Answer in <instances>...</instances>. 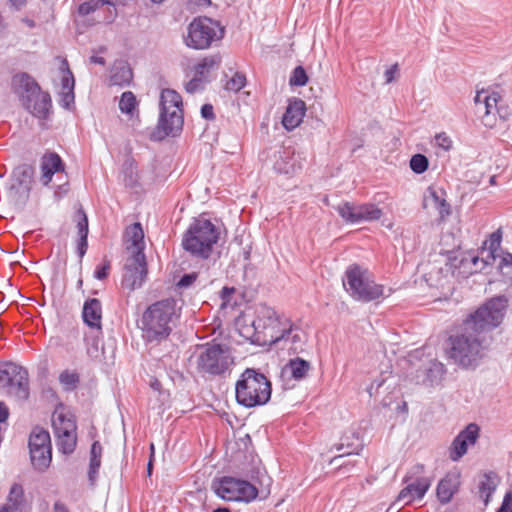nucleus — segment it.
<instances>
[{
    "label": "nucleus",
    "instance_id": "nucleus-1",
    "mask_svg": "<svg viewBox=\"0 0 512 512\" xmlns=\"http://www.w3.org/2000/svg\"><path fill=\"white\" fill-rule=\"evenodd\" d=\"M507 307V297L499 295L470 313L448 337L447 358L464 369L475 368L482 358L486 334L501 325Z\"/></svg>",
    "mask_w": 512,
    "mask_h": 512
},
{
    "label": "nucleus",
    "instance_id": "nucleus-2",
    "mask_svg": "<svg viewBox=\"0 0 512 512\" xmlns=\"http://www.w3.org/2000/svg\"><path fill=\"white\" fill-rule=\"evenodd\" d=\"M179 318L177 301L173 297L164 298L150 304L142 313L138 327L146 344L158 345L166 341Z\"/></svg>",
    "mask_w": 512,
    "mask_h": 512
},
{
    "label": "nucleus",
    "instance_id": "nucleus-3",
    "mask_svg": "<svg viewBox=\"0 0 512 512\" xmlns=\"http://www.w3.org/2000/svg\"><path fill=\"white\" fill-rule=\"evenodd\" d=\"M12 90L21 106L39 121L50 120L53 114L52 98L28 73L20 72L12 77Z\"/></svg>",
    "mask_w": 512,
    "mask_h": 512
},
{
    "label": "nucleus",
    "instance_id": "nucleus-4",
    "mask_svg": "<svg viewBox=\"0 0 512 512\" xmlns=\"http://www.w3.org/2000/svg\"><path fill=\"white\" fill-rule=\"evenodd\" d=\"M183 102L181 95L173 89H163L160 94L159 119L150 134L152 141H162L180 135L183 130Z\"/></svg>",
    "mask_w": 512,
    "mask_h": 512
},
{
    "label": "nucleus",
    "instance_id": "nucleus-5",
    "mask_svg": "<svg viewBox=\"0 0 512 512\" xmlns=\"http://www.w3.org/2000/svg\"><path fill=\"white\" fill-rule=\"evenodd\" d=\"M220 238V229L203 215L194 218L182 236L181 246L190 256L207 260Z\"/></svg>",
    "mask_w": 512,
    "mask_h": 512
},
{
    "label": "nucleus",
    "instance_id": "nucleus-6",
    "mask_svg": "<svg viewBox=\"0 0 512 512\" xmlns=\"http://www.w3.org/2000/svg\"><path fill=\"white\" fill-rule=\"evenodd\" d=\"M270 380L255 368H246L235 383L236 402L245 408L267 404L271 399Z\"/></svg>",
    "mask_w": 512,
    "mask_h": 512
},
{
    "label": "nucleus",
    "instance_id": "nucleus-7",
    "mask_svg": "<svg viewBox=\"0 0 512 512\" xmlns=\"http://www.w3.org/2000/svg\"><path fill=\"white\" fill-rule=\"evenodd\" d=\"M224 37L225 27L218 20L197 16L188 24L183 43L192 50H208L218 47Z\"/></svg>",
    "mask_w": 512,
    "mask_h": 512
},
{
    "label": "nucleus",
    "instance_id": "nucleus-8",
    "mask_svg": "<svg viewBox=\"0 0 512 512\" xmlns=\"http://www.w3.org/2000/svg\"><path fill=\"white\" fill-rule=\"evenodd\" d=\"M343 285L354 300L364 303L378 300L385 292L384 286L374 281L368 268L357 263L346 268Z\"/></svg>",
    "mask_w": 512,
    "mask_h": 512
},
{
    "label": "nucleus",
    "instance_id": "nucleus-9",
    "mask_svg": "<svg viewBox=\"0 0 512 512\" xmlns=\"http://www.w3.org/2000/svg\"><path fill=\"white\" fill-rule=\"evenodd\" d=\"M196 360L197 371L209 376H222L233 364V357L226 344L208 342L203 344Z\"/></svg>",
    "mask_w": 512,
    "mask_h": 512
},
{
    "label": "nucleus",
    "instance_id": "nucleus-10",
    "mask_svg": "<svg viewBox=\"0 0 512 512\" xmlns=\"http://www.w3.org/2000/svg\"><path fill=\"white\" fill-rule=\"evenodd\" d=\"M0 389L18 400H28L30 389L27 369L13 362H0Z\"/></svg>",
    "mask_w": 512,
    "mask_h": 512
},
{
    "label": "nucleus",
    "instance_id": "nucleus-11",
    "mask_svg": "<svg viewBox=\"0 0 512 512\" xmlns=\"http://www.w3.org/2000/svg\"><path fill=\"white\" fill-rule=\"evenodd\" d=\"M281 327L270 335L269 342L277 349L286 350L289 355H299L306 350L308 334L291 319H285Z\"/></svg>",
    "mask_w": 512,
    "mask_h": 512
},
{
    "label": "nucleus",
    "instance_id": "nucleus-12",
    "mask_svg": "<svg viewBox=\"0 0 512 512\" xmlns=\"http://www.w3.org/2000/svg\"><path fill=\"white\" fill-rule=\"evenodd\" d=\"M29 456L35 471L43 473L52 462V445L49 432L40 426H35L28 439Z\"/></svg>",
    "mask_w": 512,
    "mask_h": 512
},
{
    "label": "nucleus",
    "instance_id": "nucleus-13",
    "mask_svg": "<svg viewBox=\"0 0 512 512\" xmlns=\"http://www.w3.org/2000/svg\"><path fill=\"white\" fill-rule=\"evenodd\" d=\"M335 210L344 222L348 224L376 221L383 215L382 210L373 203L355 204L345 201L339 204Z\"/></svg>",
    "mask_w": 512,
    "mask_h": 512
},
{
    "label": "nucleus",
    "instance_id": "nucleus-14",
    "mask_svg": "<svg viewBox=\"0 0 512 512\" xmlns=\"http://www.w3.org/2000/svg\"><path fill=\"white\" fill-rule=\"evenodd\" d=\"M35 182V167L22 163L14 167L10 176L9 192L24 204L29 200Z\"/></svg>",
    "mask_w": 512,
    "mask_h": 512
},
{
    "label": "nucleus",
    "instance_id": "nucleus-15",
    "mask_svg": "<svg viewBox=\"0 0 512 512\" xmlns=\"http://www.w3.org/2000/svg\"><path fill=\"white\" fill-rule=\"evenodd\" d=\"M501 241L502 232L500 229L491 233L489 238L484 241L481 248L482 262L484 266H496L498 270H502L503 267L512 265V254L506 252L501 255Z\"/></svg>",
    "mask_w": 512,
    "mask_h": 512
},
{
    "label": "nucleus",
    "instance_id": "nucleus-16",
    "mask_svg": "<svg viewBox=\"0 0 512 512\" xmlns=\"http://www.w3.org/2000/svg\"><path fill=\"white\" fill-rule=\"evenodd\" d=\"M125 274L122 278L123 287L134 291L143 286L146 281L148 269L144 252H134L131 263L125 265Z\"/></svg>",
    "mask_w": 512,
    "mask_h": 512
},
{
    "label": "nucleus",
    "instance_id": "nucleus-17",
    "mask_svg": "<svg viewBox=\"0 0 512 512\" xmlns=\"http://www.w3.org/2000/svg\"><path fill=\"white\" fill-rule=\"evenodd\" d=\"M480 435V427L476 423L468 424L453 439L449 448V458L456 462L459 461L468 450L470 445H474Z\"/></svg>",
    "mask_w": 512,
    "mask_h": 512
},
{
    "label": "nucleus",
    "instance_id": "nucleus-18",
    "mask_svg": "<svg viewBox=\"0 0 512 512\" xmlns=\"http://www.w3.org/2000/svg\"><path fill=\"white\" fill-rule=\"evenodd\" d=\"M363 448L364 443L360 434L356 431H347L341 436L340 442L332 447V449L342 453L334 456L329 463L334 464L345 456L360 455Z\"/></svg>",
    "mask_w": 512,
    "mask_h": 512
},
{
    "label": "nucleus",
    "instance_id": "nucleus-19",
    "mask_svg": "<svg viewBox=\"0 0 512 512\" xmlns=\"http://www.w3.org/2000/svg\"><path fill=\"white\" fill-rule=\"evenodd\" d=\"M306 113L305 102L297 97L288 99V105L282 116V125L287 131L297 128L303 121Z\"/></svg>",
    "mask_w": 512,
    "mask_h": 512
},
{
    "label": "nucleus",
    "instance_id": "nucleus-20",
    "mask_svg": "<svg viewBox=\"0 0 512 512\" xmlns=\"http://www.w3.org/2000/svg\"><path fill=\"white\" fill-rule=\"evenodd\" d=\"M277 323L281 324L282 322L273 308L266 305L259 306L256 309L255 317L251 320V326L254 329V335H257V340H260V334L265 335V331Z\"/></svg>",
    "mask_w": 512,
    "mask_h": 512
},
{
    "label": "nucleus",
    "instance_id": "nucleus-21",
    "mask_svg": "<svg viewBox=\"0 0 512 512\" xmlns=\"http://www.w3.org/2000/svg\"><path fill=\"white\" fill-rule=\"evenodd\" d=\"M433 479H419V481H409L406 486L401 489L397 496L398 502H404L405 505L411 504L415 500L424 498L432 485Z\"/></svg>",
    "mask_w": 512,
    "mask_h": 512
},
{
    "label": "nucleus",
    "instance_id": "nucleus-22",
    "mask_svg": "<svg viewBox=\"0 0 512 512\" xmlns=\"http://www.w3.org/2000/svg\"><path fill=\"white\" fill-rule=\"evenodd\" d=\"M496 100H501L499 93H490L487 90L477 91L474 98L476 113L483 118V123L486 126H492L489 117L493 113V107H496Z\"/></svg>",
    "mask_w": 512,
    "mask_h": 512
},
{
    "label": "nucleus",
    "instance_id": "nucleus-23",
    "mask_svg": "<svg viewBox=\"0 0 512 512\" xmlns=\"http://www.w3.org/2000/svg\"><path fill=\"white\" fill-rule=\"evenodd\" d=\"M81 317L90 330H102V303L97 298L84 301Z\"/></svg>",
    "mask_w": 512,
    "mask_h": 512
},
{
    "label": "nucleus",
    "instance_id": "nucleus-24",
    "mask_svg": "<svg viewBox=\"0 0 512 512\" xmlns=\"http://www.w3.org/2000/svg\"><path fill=\"white\" fill-rule=\"evenodd\" d=\"M41 182L44 186L49 185L56 173L65 171V163L56 152H47L43 154L40 162Z\"/></svg>",
    "mask_w": 512,
    "mask_h": 512
},
{
    "label": "nucleus",
    "instance_id": "nucleus-25",
    "mask_svg": "<svg viewBox=\"0 0 512 512\" xmlns=\"http://www.w3.org/2000/svg\"><path fill=\"white\" fill-rule=\"evenodd\" d=\"M239 478L232 476H223L214 479L212 482V490L224 501H234L236 498V489H238Z\"/></svg>",
    "mask_w": 512,
    "mask_h": 512
},
{
    "label": "nucleus",
    "instance_id": "nucleus-26",
    "mask_svg": "<svg viewBox=\"0 0 512 512\" xmlns=\"http://www.w3.org/2000/svg\"><path fill=\"white\" fill-rule=\"evenodd\" d=\"M310 369L311 363L308 360L295 357L289 359L283 366L281 376L291 380L301 381L307 376Z\"/></svg>",
    "mask_w": 512,
    "mask_h": 512
},
{
    "label": "nucleus",
    "instance_id": "nucleus-27",
    "mask_svg": "<svg viewBox=\"0 0 512 512\" xmlns=\"http://www.w3.org/2000/svg\"><path fill=\"white\" fill-rule=\"evenodd\" d=\"M273 168L278 174L290 176L293 175L300 166L294 151L290 148H283L278 152Z\"/></svg>",
    "mask_w": 512,
    "mask_h": 512
},
{
    "label": "nucleus",
    "instance_id": "nucleus-28",
    "mask_svg": "<svg viewBox=\"0 0 512 512\" xmlns=\"http://www.w3.org/2000/svg\"><path fill=\"white\" fill-rule=\"evenodd\" d=\"M132 80L133 72L128 62L116 61L110 70V86L126 87L131 84Z\"/></svg>",
    "mask_w": 512,
    "mask_h": 512
},
{
    "label": "nucleus",
    "instance_id": "nucleus-29",
    "mask_svg": "<svg viewBox=\"0 0 512 512\" xmlns=\"http://www.w3.org/2000/svg\"><path fill=\"white\" fill-rule=\"evenodd\" d=\"M459 487L458 477L454 474L447 473L441 478L436 487V496L438 501L442 504H448L457 493Z\"/></svg>",
    "mask_w": 512,
    "mask_h": 512
},
{
    "label": "nucleus",
    "instance_id": "nucleus-30",
    "mask_svg": "<svg viewBox=\"0 0 512 512\" xmlns=\"http://www.w3.org/2000/svg\"><path fill=\"white\" fill-rule=\"evenodd\" d=\"M121 176L126 188L136 189L140 187L138 163L132 156L125 158L121 167Z\"/></svg>",
    "mask_w": 512,
    "mask_h": 512
},
{
    "label": "nucleus",
    "instance_id": "nucleus-31",
    "mask_svg": "<svg viewBox=\"0 0 512 512\" xmlns=\"http://www.w3.org/2000/svg\"><path fill=\"white\" fill-rule=\"evenodd\" d=\"M52 427L54 435L57 433L75 432L77 431L76 418L72 413H65L57 408L53 413Z\"/></svg>",
    "mask_w": 512,
    "mask_h": 512
},
{
    "label": "nucleus",
    "instance_id": "nucleus-32",
    "mask_svg": "<svg viewBox=\"0 0 512 512\" xmlns=\"http://www.w3.org/2000/svg\"><path fill=\"white\" fill-rule=\"evenodd\" d=\"M222 62L220 53L206 56L195 65V74L203 79L204 82H209V76L212 70L218 68Z\"/></svg>",
    "mask_w": 512,
    "mask_h": 512
},
{
    "label": "nucleus",
    "instance_id": "nucleus-33",
    "mask_svg": "<svg viewBox=\"0 0 512 512\" xmlns=\"http://www.w3.org/2000/svg\"><path fill=\"white\" fill-rule=\"evenodd\" d=\"M444 194L445 192L442 191V195H440L434 187L429 186L425 196L426 200L431 199L433 201L434 207L438 211L441 220H444L451 214V206L443 197Z\"/></svg>",
    "mask_w": 512,
    "mask_h": 512
},
{
    "label": "nucleus",
    "instance_id": "nucleus-34",
    "mask_svg": "<svg viewBox=\"0 0 512 512\" xmlns=\"http://www.w3.org/2000/svg\"><path fill=\"white\" fill-rule=\"evenodd\" d=\"M446 373L445 366L439 361H431L429 366L425 369V378L423 383L428 386H435L440 384L443 376Z\"/></svg>",
    "mask_w": 512,
    "mask_h": 512
},
{
    "label": "nucleus",
    "instance_id": "nucleus-35",
    "mask_svg": "<svg viewBox=\"0 0 512 512\" xmlns=\"http://www.w3.org/2000/svg\"><path fill=\"white\" fill-rule=\"evenodd\" d=\"M497 487V475L494 472L484 474V478L479 483V494L482 498L484 505H488L492 494Z\"/></svg>",
    "mask_w": 512,
    "mask_h": 512
},
{
    "label": "nucleus",
    "instance_id": "nucleus-36",
    "mask_svg": "<svg viewBox=\"0 0 512 512\" xmlns=\"http://www.w3.org/2000/svg\"><path fill=\"white\" fill-rule=\"evenodd\" d=\"M56 446L59 452L64 455L72 454L77 446V434L75 432L55 434Z\"/></svg>",
    "mask_w": 512,
    "mask_h": 512
},
{
    "label": "nucleus",
    "instance_id": "nucleus-37",
    "mask_svg": "<svg viewBox=\"0 0 512 512\" xmlns=\"http://www.w3.org/2000/svg\"><path fill=\"white\" fill-rule=\"evenodd\" d=\"M235 502L250 503L255 500L259 494L256 486L246 480L239 479L238 489H236Z\"/></svg>",
    "mask_w": 512,
    "mask_h": 512
},
{
    "label": "nucleus",
    "instance_id": "nucleus-38",
    "mask_svg": "<svg viewBox=\"0 0 512 512\" xmlns=\"http://www.w3.org/2000/svg\"><path fill=\"white\" fill-rule=\"evenodd\" d=\"M126 236L135 248L134 252H144V232L141 223L135 222L126 229Z\"/></svg>",
    "mask_w": 512,
    "mask_h": 512
},
{
    "label": "nucleus",
    "instance_id": "nucleus-39",
    "mask_svg": "<svg viewBox=\"0 0 512 512\" xmlns=\"http://www.w3.org/2000/svg\"><path fill=\"white\" fill-rule=\"evenodd\" d=\"M103 330H91L84 334V343L87 354L90 357H97L100 351Z\"/></svg>",
    "mask_w": 512,
    "mask_h": 512
},
{
    "label": "nucleus",
    "instance_id": "nucleus-40",
    "mask_svg": "<svg viewBox=\"0 0 512 512\" xmlns=\"http://www.w3.org/2000/svg\"><path fill=\"white\" fill-rule=\"evenodd\" d=\"M15 511L21 510L24 504V489L21 484L14 483L7 496V503Z\"/></svg>",
    "mask_w": 512,
    "mask_h": 512
},
{
    "label": "nucleus",
    "instance_id": "nucleus-41",
    "mask_svg": "<svg viewBox=\"0 0 512 512\" xmlns=\"http://www.w3.org/2000/svg\"><path fill=\"white\" fill-rule=\"evenodd\" d=\"M104 5L115 7L111 0H87L78 6L77 11L80 16L84 17L99 10Z\"/></svg>",
    "mask_w": 512,
    "mask_h": 512
},
{
    "label": "nucleus",
    "instance_id": "nucleus-42",
    "mask_svg": "<svg viewBox=\"0 0 512 512\" xmlns=\"http://www.w3.org/2000/svg\"><path fill=\"white\" fill-rule=\"evenodd\" d=\"M59 382L65 391H73L80 383V377L75 371L64 370L59 375Z\"/></svg>",
    "mask_w": 512,
    "mask_h": 512
},
{
    "label": "nucleus",
    "instance_id": "nucleus-43",
    "mask_svg": "<svg viewBox=\"0 0 512 512\" xmlns=\"http://www.w3.org/2000/svg\"><path fill=\"white\" fill-rule=\"evenodd\" d=\"M501 100H496V107H493V113L491 115L498 116V119H496L495 125L499 128L509 127V125H505L510 117L512 116V111L508 106H502L499 104Z\"/></svg>",
    "mask_w": 512,
    "mask_h": 512
},
{
    "label": "nucleus",
    "instance_id": "nucleus-44",
    "mask_svg": "<svg viewBox=\"0 0 512 512\" xmlns=\"http://www.w3.org/2000/svg\"><path fill=\"white\" fill-rule=\"evenodd\" d=\"M419 479H433L432 477L425 475V465L421 463H416L411 466L406 472L405 476L402 479L403 483H408L409 481H419Z\"/></svg>",
    "mask_w": 512,
    "mask_h": 512
},
{
    "label": "nucleus",
    "instance_id": "nucleus-45",
    "mask_svg": "<svg viewBox=\"0 0 512 512\" xmlns=\"http://www.w3.org/2000/svg\"><path fill=\"white\" fill-rule=\"evenodd\" d=\"M136 105V97L131 91H125L122 93L119 101V109L122 113L132 114Z\"/></svg>",
    "mask_w": 512,
    "mask_h": 512
},
{
    "label": "nucleus",
    "instance_id": "nucleus-46",
    "mask_svg": "<svg viewBox=\"0 0 512 512\" xmlns=\"http://www.w3.org/2000/svg\"><path fill=\"white\" fill-rule=\"evenodd\" d=\"M308 75L303 66H296L289 78V85L295 87H303L308 83Z\"/></svg>",
    "mask_w": 512,
    "mask_h": 512
},
{
    "label": "nucleus",
    "instance_id": "nucleus-47",
    "mask_svg": "<svg viewBox=\"0 0 512 512\" xmlns=\"http://www.w3.org/2000/svg\"><path fill=\"white\" fill-rule=\"evenodd\" d=\"M247 84L246 75L243 72L237 71L226 83L225 89L227 91L239 92Z\"/></svg>",
    "mask_w": 512,
    "mask_h": 512
},
{
    "label": "nucleus",
    "instance_id": "nucleus-48",
    "mask_svg": "<svg viewBox=\"0 0 512 512\" xmlns=\"http://www.w3.org/2000/svg\"><path fill=\"white\" fill-rule=\"evenodd\" d=\"M410 169L415 174H423L429 167V160L424 154L417 153L410 159Z\"/></svg>",
    "mask_w": 512,
    "mask_h": 512
},
{
    "label": "nucleus",
    "instance_id": "nucleus-49",
    "mask_svg": "<svg viewBox=\"0 0 512 512\" xmlns=\"http://www.w3.org/2000/svg\"><path fill=\"white\" fill-rule=\"evenodd\" d=\"M75 221H76V228H77L78 236L88 235L89 234L88 216L82 206H80L75 212Z\"/></svg>",
    "mask_w": 512,
    "mask_h": 512
},
{
    "label": "nucleus",
    "instance_id": "nucleus-50",
    "mask_svg": "<svg viewBox=\"0 0 512 512\" xmlns=\"http://www.w3.org/2000/svg\"><path fill=\"white\" fill-rule=\"evenodd\" d=\"M100 466H101V456L90 455L88 480H89L90 485H92V486L96 482Z\"/></svg>",
    "mask_w": 512,
    "mask_h": 512
},
{
    "label": "nucleus",
    "instance_id": "nucleus-51",
    "mask_svg": "<svg viewBox=\"0 0 512 512\" xmlns=\"http://www.w3.org/2000/svg\"><path fill=\"white\" fill-rule=\"evenodd\" d=\"M110 269V261L108 259H103V261L96 266L93 277L97 280H105L109 276Z\"/></svg>",
    "mask_w": 512,
    "mask_h": 512
},
{
    "label": "nucleus",
    "instance_id": "nucleus-52",
    "mask_svg": "<svg viewBox=\"0 0 512 512\" xmlns=\"http://www.w3.org/2000/svg\"><path fill=\"white\" fill-rule=\"evenodd\" d=\"M62 91H74L75 79L69 68L64 72L61 79Z\"/></svg>",
    "mask_w": 512,
    "mask_h": 512
},
{
    "label": "nucleus",
    "instance_id": "nucleus-53",
    "mask_svg": "<svg viewBox=\"0 0 512 512\" xmlns=\"http://www.w3.org/2000/svg\"><path fill=\"white\" fill-rule=\"evenodd\" d=\"M88 250V235H81L78 236L77 239V247H76V253L79 257V262H82L83 257L87 253Z\"/></svg>",
    "mask_w": 512,
    "mask_h": 512
},
{
    "label": "nucleus",
    "instance_id": "nucleus-54",
    "mask_svg": "<svg viewBox=\"0 0 512 512\" xmlns=\"http://www.w3.org/2000/svg\"><path fill=\"white\" fill-rule=\"evenodd\" d=\"M197 279V273H185L178 280L176 286L181 289L190 287Z\"/></svg>",
    "mask_w": 512,
    "mask_h": 512
},
{
    "label": "nucleus",
    "instance_id": "nucleus-55",
    "mask_svg": "<svg viewBox=\"0 0 512 512\" xmlns=\"http://www.w3.org/2000/svg\"><path fill=\"white\" fill-rule=\"evenodd\" d=\"M75 103V95L74 91H62L61 92V98H60V105L70 110L72 106H74Z\"/></svg>",
    "mask_w": 512,
    "mask_h": 512
},
{
    "label": "nucleus",
    "instance_id": "nucleus-56",
    "mask_svg": "<svg viewBox=\"0 0 512 512\" xmlns=\"http://www.w3.org/2000/svg\"><path fill=\"white\" fill-rule=\"evenodd\" d=\"M435 140L436 144L445 151H449L452 148V140L445 132L436 134Z\"/></svg>",
    "mask_w": 512,
    "mask_h": 512
},
{
    "label": "nucleus",
    "instance_id": "nucleus-57",
    "mask_svg": "<svg viewBox=\"0 0 512 512\" xmlns=\"http://www.w3.org/2000/svg\"><path fill=\"white\" fill-rule=\"evenodd\" d=\"M234 287L224 286L220 291V299L222 301L221 308H226L230 305L232 295L235 293Z\"/></svg>",
    "mask_w": 512,
    "mask_h": 512
},
{
    "label": "nucleus",
    "instance_id": "nucleus-58",
    "mask_svg": "<svg viewBox=\"0 0 512 512\" xmlns=\"http://www.w3.org/2000/svg\"><path fill=\"white\" fill-rule=\"evenodd\" d=\"M496 512H512V488L506 491L502 505Z\"/></svg>",
    "mask_w": 512,
    "mask_h": 512
},
{
    "label": "nucleus",
    "instance_id": "nucleus-59",
    "mask_svg": "<svg viewBox=\"0 0 512 512\" xmlns=\"http://www.w3.org/2000/svg\"><path fill=\"white\" fill-rule=\"evenodd\" d=\"M201 117L205 120H214L215 114H214V108L213 105L210 103H206L202 105L201 110Z\"/></svg>",
    "mask_w": 512,
    "mask_h": 512
},
{
    "label": "nucleus",
    "instance_id": "nucleus-60",
    "mask_svg": "<svg viewBox=\"0 0 512 512\" xmlns=\"http://www.w3.org/2000/svg\"><path fill=\"white\" fill-rule=\"evenodd\" d=\"M201 82H204L203 79L199 76H194L193 79H191L187 84H186V91L188 93H194L195 91H197L199 89V86H200V83Z\"/></svg>",
    "mask_w": 512,
    "mask_h": 512
},
{
    "label": "nucleus",
    "instance_id": "nucleus-61",
    "mask_svg": "<svg viewBox=\"0 0 512 512\" xmlns=\"http://www.w3.org/2000/svg\"><path fill=\"white\" fill-rule=\"evenodd\" d=\"M397 72V64L392 65L390 68H388L385 73V80L387 83H391L395 78V73Z\"/></svg>",
    "mask_w": 512,
    "mask_h": 512
},
{
    "label": "nucleus",
    "instance_id": "nucleus-62",
    "mask_svg": "<svg viewBox=\"0 0 512 512\" xmlns=\"http://www.w3.org/2000/svg\"><path fill=\"white\" fill-rule=\"evenodd\" d=\"M8 417H9V409L3 401H0V423L6 422Z\"/></svg>",
    "mask_w": 512,
    "mask_h": 512
},
{
    "label": "nucleus",
    "instance_id": "nucleus-63",
    "mask_svg": "<svg viewBox=\"0 0 512 512\" xmlns=\"http://www.w3.org/2000/svg\"><path fill=\"white\" fill-rule=\"evenodd\" d=\"M102 446L99 441H94L91 445L90 455L102 457Z\"/></svg>",
    "mask_w": 512,
    "mask_h": 512
},
{
    "label": "nucleus",
    "instance_id": "nucleus-64",
    "mask_svg": "<svg viewBox=\"0 0 512 512\" xmlns=\"http://www.w3.org/2000/svg\"><path fill=\"white\" fill-rule=\"evenodd\" d=\"M53 512H70L67 506L61 501H56L53 505Z\"/></svg>",
    "mask_w": 512,
    "mask_h": 512
}]
</instances>
